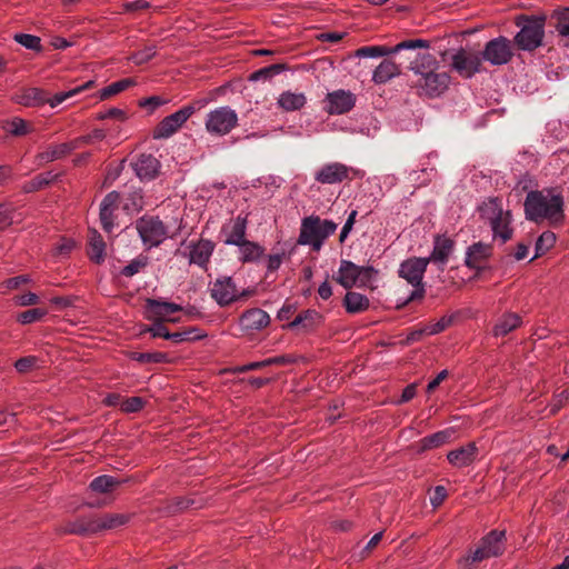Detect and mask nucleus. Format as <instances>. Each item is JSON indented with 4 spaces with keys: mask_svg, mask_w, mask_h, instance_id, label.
<instances>
[{
    "mask_svg": "<svg viewBox=\"0 0 569 569\" xmlns=\"http://www.w3.org/2000/svg\"><path fill=\"white\" fill-rule=\"evenodd\" d=\"M523 209L528 221L535 223L547 221L552 227L563 224L566 214L562 188L555 186L529 191L523 202Z\"/></svg>",
    "mask_w": 569,
    "mask_h": 569,
    "instance_id": "f257e3e1",
    "label": "nucleus"
},
{
    "mask_svg": "<svg viewBox=\"0 0 569 569\" xmlns=\"http://www.w3.org/2000/svg\"><path fill=\"white\" fill-rule=\"evenodd\" d=\"M402 50L407 51L406 60L408 61V70L419 77L417 86L427 84V40L410 39L396 44L395 47L386 46H368L361 47L356 51L359 58H377L398 53Z\"/></svg>",
    "mask_w": 569,
    "mask_h": 569,
    "instance_id": "f03ea898",
    "label": "nucleus"
},
{
    "mask_svg": "<svg viewBox=\"0 0 569 569\" xmlns=\"http://www.w3.org/2000/svg\"><path fill=\"white\" fill-rule=\"evenodd\" d=\"M506 547V531L491 530L457 560L459 569H473L483 560L499 557Z\"/></svg>",
    "mask_w": 569,
    "mask_h": 569,
    "instance_id": "7ed1b4c3",
    "label": "nucleus"
},
{
    "mask_svg": "<svg viewBox=\"0 0 569 569\" xmlns=\"http://www.w3.org/2000/svg\"><path fill=\"white\" fill-rule=\"evenodd\" d=\"M480 218L488 222L492 238L499 239L503 244L513 236L512 216L510 210H503L501 199L490 197L478 207Z\"/></svg>",
    "mask_w": 569,
    "mask_h": 569,
    "instance_id": "20e7f679",
    "label": "nucleus"
},
{
    "mask_svg": "<svg viewBox=\"0 0 569 569\" xmlns=\"http://www.w3.org/2000/svg\"><path fill=\"white\" fill-rule=\"evenodd\" d=\"M515 24L519 31L512 42L519 50L532 52L543 44L546 16L520 14L516 17Z\"/></svg>",
    "mask_w": 569,
    "mask_h": 569,
    "instance_id": "39448f33",
    "label": "nucleus"
},
{
    "mask_svg": "<svg viewBox=\"0 0 569 569\" xmlns=\"http://www.w3.org/2000/svg\"><path fill=\"white\" fill-rule=\"evenodd\" d=\"M338 223L329 219H321L317 214L302 218L298 236V244L309 246L312 251L319 252L326 240L335 234Z\"/></svg>",
    "mask_w": 569,
    "mask_h": 569,
    "instance_id": "423d86ee",
    "label": "nucleus"
},
{
    "mask_svg": "<svg viewBox=\"0 0 569 569\" xmlns=\"http://www.w3.org/2000/svg\"><path fill=\"white\" fill-rule=\"evenodd\" d=\"M209 102L208 99H198L183 106L178 111L164 117L152 130V138L156 140L168 139L173 136L188 119L200 111Z\"/></svg>",
    "mask_w": 569,
    "mask_h": 569,
    "instance_id": "0eeeda50",
    "label": "nucleus"
},
{
    "mask_svg": "<svg viewBox=\"0 0 569 569\" xmlns=\"http://www.w3.org/2000/svg\"><path fill=\"white\" fill-rule=\"evenodd\" d=\"M378 271L371 267H360L349 260H341L335 280L345 289L349 290L355 286L370 287Z\"/></svg>",
    "mask_w": 569,
    "mask_h": 569,
    "instance_id": "6e6552de",
    "label": "nucleus"
},
{
    "mask_svg": "<svg viewBox=\"0 0 569 569\" xmlns=\"http://www.w3.org/2000/svg\"><path fill=\"white\" fill-rule=\"evenodd\" d=\"M252 293V290L238 291L237 286L229 276L218 277L210 287L211 298L220 306L227 307L236 301L244 299Z\"/></svg>",
    "mask_w": 569,
    "mask_h": 569,
    "instance_id": "1a4fd4ad",
    "label": "nucleus"
},
{
    "mask_svg": "<svg viewBox=\"0 0 569 569\" xmlns=\"http://www.w3.org/2000/svg\"><path fill=\"white\" fill-rule=\"evenodd\" d=\"M426 269L427 258H409L400 264L398 270L399 277L406 279L415 288L409 296V300L423 297L422 278Z\"/></svg>",
    "mask_w": 569,
    "mask_h": 569,
    "instance_id": "9d476101",
    "label": "nucleus"
},
{
    "mask_svg": "<svg viewBox=\"0 0 569 569\" xmlns=\"http://www.w3.org/2000/svg\"><path fill=\"white\" fill-rule=\"evenodd\" d=\"M142 242L149 248L161 244L167 236L168 230L159 217L144 216L141 217L136 224Z\"/></svg>",
    "mask_w": 569,
    "mask_h": 569,
    "instance_id": "9b49d317",
    "label": "nucleus"
},
{
    "mask_svg": "<svg viewBox=\"0 0 569 569\" xmlns=\"http://www.w3.org/2000/svg\"><path fill=\"white\" fill-rule=\"evenodd\" d=\"M204 124L209 133L224 136L237 127L238 116L229 107H219L207 114Z\"/></svg>",
    "mask_w": 569,
    "mask_h": 569,
    "instance_id": "f8f14e48",
    "label": "nucleus"
},
{
    "mask_svg": "<svg viewBox=\"0 0 569 569\" xmlns=\"http://www.w3.org/2000/svg\"><path fill=\"white\" fill-rule=\"evenodd\" d=\"M512 57V41L503 36L489 40L481 52L482 60L488 61L492 66L507 64L511 61Z\"/></svg>",
    "mask_w": 569,
    "mask_h": 569,
    "instance_id": "ddd939ff",
    "label": "nucleus"
},
{
    "mask_svg": "<svg viewBox=\"0 0 569 569\" xmlns=\"http://www.w3.org/2000/svg\"><path fill=\"white\" fill-rule=\"evenodd\" d=\"M481 63V53L465 48H459L451 57L452 68L466 79L480 72Z\"/></svg>",
    "mask_w": 569,
    "mask_h": 569,
    "instance_id": "4468645a",
    "label": "nucleus"
},
{
    "mask_svg": "<svg viewBox=\"0 0 569 569\" xmlns=\"http://www.w3.org/2000/svg\"><path fill=\"white\" fill-rule=\"evenodd\" d=\"M182 246H184L182 256L188 258L190 264H197L200 268L207 267L216 248L213 241L202 238L198 241L182 242Z\"/></svg>",
    "mask_w": 569,
    "mask_h": 569,
    "instance_id": "2eb2a0df",
    "label": "nucleus"
},
{
    "mask_svg": "<svg viewBox=\"0 0 569 569\" xmlns=\"http://www.w3.org/2000/svg\"><path fill=\"white\" fill-rule=\"evenodd\" d=\"M357 97L350 90L338 89L327 93L323 102L329 114H343L356 106Z\"/></svg>",
    "mask_w": 569,
    "mask_h": 569,
    "instance_id": "dca6fc26",
    "label": "nucleus"
},
{
    "mask_svg": "<svg viewBox=\"0 0 569 569\" xmlns=\"http://www.w3.org/2000/svg\"><path fill=\"white\" fill-rule=\"evenodd\" d=\"M270 316L260 308H251L241 313L239 326L243 335L252 336L267 328Z\"/></svg>",
    "mask_w": 569,
    "mask_h": 569,
    "instance_id": "f3484780",
    "label": "nucleus"
},
{
    "mask_svg": "<svg viewBox=\"0 0 569 569\" xmlns=\"http://www.w3.org/2000/svg\"><path fill=\"white\" fill-rule=\"evenodd\" d=\"M62 535L91 536L98 533L97 515L80 516L64 521L58 529Z\"/></svg>",
    "mask_w": 569,
    "mask_h": 569,
    "instance_id": "a211bd4d",
    "label": "nucleus"
},
{
    "mask_svg": "<svg viewBox=\"0 0 569 569\" xmlns=\"http://www.w3.org/2000/svg\"><path fill=\"white\" fill-rule=\"evenodd\" d=\"M120 194L111 191L104 196L100 204L99 218L102 229L107 233H111L116 226V211L118 210Z\"/></svg>",
    "mask_w": 569,
    "mask_h": 569,
    "instance_id": "6ab92c4d",
    "label": "nucleus"
},
{
    "mask_svg": "<svg viewBox=\"0 0 569 569\" xmlns=\"http://www.w3.org/2000/svg\"><path fill=\"white\" fill-rule=\"evenodd\" d=\"M248 227V218L247 216H237L233 219H230L227 223H224L221 228V233L224 234V244L227 246H238L241 244L243 240H246Z\"/></svg>",
    "mask_w": 569,
    "mask_h": 569,
    "instance_id": "aec40b11",
    "label": "nucleus"
},
{
    "mask_svg": "<svg viewBox=\"0 0 569 569\" xmlns=\"http://www.w3.org/2000/svg\"><path fill=\"white\" fill-rule=\"evenodd\" d=\"M322 323L323 316L319 311L315 309H307L301 311L292 321L283 326V328L309 333L315 331Z\"/></svg>",
    "mask_w": 569,
    "mask_h": 569,
    "instance_id": "412c9836",
    "label": "nucleus"
},
{
    "mask_svg": "<svg viewBox=\"0 0 569 569\" xmlns=\"http://www.w3.org/2000/svg\"><path fill=\"white\" fill-rule=\"evenodd\" d=\"M181 310L182 307L174 302L152 298L146 300V319L148 320L174 321V319H169L168 316Z\"/></svg>",
    "mask_w": 569,
    "mask_h": 569,
    "instance_id": "4be33fe9",
    "label": "nucleus"
},
{
    "mask_svg": "<svg viewBox=\"0 0 569 569\" xmlns=\"http://www.w3.org/2000/svg\"><path fill=\"white\" fill-rule=\"evenodd\" d=\"M455 240L447 234H437L433 239V249L429 253V262L443 267L455 250Z\"/></svg>",
    "mask_w": 569,
    "mask_h": 569,
    "instance_id": "5701e85b",
    "label": "nucleus"
},
{
    "mask_svg": "<svg viewBox=\"0 0 569 569\" xmlns=\"http://www.w3.org/2000/svg\"><path fill=\"white\" fill-rule=\"evenodd\" d=\"M350 169L340 162H332L321 167L315 176V179L322 184L340 183L349 178Z\"/></svg>",
    "mask_w": 569,
    "mask_h": 569,
    "instance_id": "b1692460",
    "label": "nucleus"
},
{
    "mask_svg": "<svg viewBox=\"0 0 569 569\" xmlns=\"http://www.w3.org/2000/svg\"><path fill=\"white\" fill-rule=\"evenodd\" d=\"M478 456V447L476 442H468L447 453L449 463L456 468H466L471 466Z\"/></svg>",
    "mask_w": 569,
    "mask_h": 569,
    "instance_id": "393cba45",
    "label": "nucleus"
},
{
    "mask_svg": "<svg viewBox=\"0 0 569 569\" xmlns=\"http://www.w3.org/2000/svg\"><path fill=\"white\" fill-rule=\"evenodd\" d=\"M492 244L482 241L469 246L466 251L465 263L471 269L479 268V264L492 254Z\"/></svg>",
    "mask_w": 569,
    "mask_h": 569,
    "instance_id": "a878e982",
    "label": "nucleus"
},
{
    "mask_svg": "<svg viewBox=\"0 0 569 569\" xmlns=\"http://www.w3.org/2000/svg\"><path fill=\"white\" fill-rule=\"evenodd\" d=\"M160 162L152 154L142 153L133 164V169L140 179L151 180L159 172Z\"/></svg>",
    "mask_w": 569,
    "mask_h": 569,
    "instance_id": "bb28decb",
    "label": "nucleus"
},
{
    "mask_svg": "<svg viewBox=\"0 0 569 569\" xmlns=\"http://www.w3.org/2000/svg\"><path fill=\"white\" fill-rule=\"evenodd\" d=\"M87 254L91 261L100 264L106 258V242L96 229L89 230Z\"/></svg>",
    "mask_w": 569,
    "mask_h": 569,
    "instance_id": "cd10ccee",
    "label": "nucleus"
},
{
    "mask_svg": "<svg viewBox=\"0 0 569 569\" xmlns=\"http://www.w3.org/2000/svg\"><path fill=\"white\" fill-rule=\"evenodd\" d=\"M76 149V143L71 140L49 146L44 151L40 152L37 158L41 163H48L67 157Z\"/></svg>",
    "mask_w": 569,
    "mask_h": 569,
    "instance_id": "c85d7f7f",
    "label": "nucleus"
},
{
    "mask_svg": "<svg viewBox=\"0 0 569 569\" xmlns=\"http://www.w3.org/2000/svg\"><path fill=\"white\" fill-rule=\"evenodd\" d=\"M342 306L348 313L356 315L367 311L370 307V300L362 293L347 291L342 300Z\"/></svg>",
    "mask_w": 569,
    "mask_h": 569,
    "instance_id": "c756f323",
    "label": "nucleus"
},
{
    "mask_svg": "<svg viewBox=\"0 0 569 569\" xmlns=\"http://www.w3.org/2000/svg\"><path fill=\"white\" fill-rule=\"evenodd\" d=\"M401 73L400 67L392 60L385 59L375 69L372 81L377 84H382Z\"/></svg>",
    "mask_w": 569,
    "mask_h": 569,
    "instance_id": "7c9ffc66",
    "label": "nucleus"
},
{
    "mask_svg": "<svg viewBox=\"0 0 569 569\" xmlns=\"http://www.w3.org/2000/svg\"><path fill=\"white\" fill-rule=\"evenodd\" d=\"M239 248V259L242 263H251L259 261L264 256V248L258 242L243 240Z\"/></svg>",
    "mask_w": 569,
    "mask_h": 569,
    "instance_id": "2f4dec72",
    "label": "nucleus"
},
{
    "mask_svg": "<svg viewBox=\"0 0 569 569\" xmlns=\"http://www.w3.org/2000/svg\"><path fill=\"white\" fill-rule=\"evenodd\" d=\"M521 325V318L519 315L513 312L503 313L496 322L493 327L495 337H505L509 332L513 331Z\"/></svg>",
    "mask_w": 569,
    "mask_h": 569,
    "instance_id": "473e14b6",
    "label": "nucleus"
},
{
    "mask_svg": "<svg viewBox=\"0 0 569 569\" xmlns=\"http://www.w3.org/2000/svg\"><path fill=\"white\" fill-rule=\"evenodd\" d=\"M307 98L303 93L291 91L282 92L278 98V106L284 111H297L305 107Z\"/></svg>",
    "mask_w": 569,
    "mask_h": 569,
    "instance_id": "72a5a7b5",
    "label": "nucleus"
},
{
    "mask_svg": "<svg viewBox=\"0 0 569 569\" xmlns=\"http://www.w3.org/2000/svg\"><path fill=\"white\" fill-rule=\"evenodd\" d=\"M123 481L108 475L96 477L89 485V489L97 493H109Z\"/></svg>",
    "mask_w": 569,
    "mask_h": 569,
    "instance_id": "f704fd0d",
    "label": "nucleus"
},
{
    "mask_svg": "<svg viewBox=\"0 0 569 569\" xmlns=\"http://www.w3.org/2000/svg\"><path fill=\"white\" fill-rule=\"evenodd\" d=\"M98 532L102 530L114 529L126 525L129 521V516L123 513H104L97 516Z\"/></svg>",
    "mask_w": 569,
    "mask_h": 569,
    "instance_id": "c9c22d12",
    "label": "nucleus"
},
{
    "mask_svg": "<svg viewBox=\"0 0 569 569\" xmlns=\"http://www.w3.org/2000/svg\"><path fill=\"white\" fill-rule=\"evenodd\" d=\"M450 77L446 73H435L429 71V98L438 97L443 93L449 86Z\"/></svg>",
    "mask_w": 569,
    "mask_h": 569,
    "instance_id": "e433bc0d",
    "label": "nucleus"
},
{
    "mask_svg": "<svg viewBox=\"0 0 569 569\" xmlns=\"http://www.w3.org/2000/svg\"><path fill=\"white\" fill-rule=\"evenodd\" d=\"M94 84H96L94 80H88L84 83H82L73 89H70L64 92L56 93L52 98H48L47 103L50 104L51 108H54V107L59 106L60 103H62L63 101H66L68 98H72L80 92H83L86 90L93 88Z\"/></svg>",
    "mask_w": 569,
    "mask_h": 569,
    "instance_id": "4c0bfd02",
    "label": "nucleus"
},
{
    "mask_svg": "<svg viewBox=\"0 0 569 569\" xmlns=\"http://www.w3.org/2000/svg\"><path fill=\"white\" fill-rule=\"evenodd\" d=\"M48 101V94L39 88H29L21 96L20 103L27 107L43 106Z\"/></svg>",
    "mask_w": 569,
    "mask_h": 569,
    "instance_id": "58836bf2",
    "label": "nucleus"
},
{
    "mask_svg": "<svg viewBox=\"0 0 569 569\" xmlns=\"http://www.w3.org/2000/svg\"><path fill=\"white\" fill-rule=\"evenodd\" d=\"M54 178L56 176L51 171L39 173L30 181H27L22 186V190L27 193L36 192L52 182Z\"/></svg>",
    "mask_w": 569,
    "mask_h": 569,
    "instance_id": "ea45409f",
    "label": "nucleus"
},
{
    "mask_svg": "<svg viewBox=\"0 0 569 569\" xmlns=\"http://www.w3.org/2000/svg\"><path fill=\"white\" fill-rule=\"evenodd\" d=\"M457 438V430L453 427L446 428L429 436V449L439 448L443 445L450 443Z\"/></svg>",
    "mask_w": 569,
    "mask_h": 569,
    "instance_id": "a19ab883",
    "label": "nucleus"
},
{
    "mask_svg": "<svg viewBox=\"0 0 569 569\" xmlns=\"http://www.w3.org/2000/svg\"><path fill=\"white\" fill-rule=\"evenodd\" d=\"M134 83L132 79H122L116 82H112L111 84L104 87L98 92V97L100 100H107L112 96H116L129 87H131Z\"/></svg>",
    "mask_w": 569,
    "mask_h": 569,
    "instance_id": "79ce46f5",
    "label": "nucleus"
},
{
    "mask_svg": "<svg viewBox=\"0 0 569 569\" xmlns=\"http://www.w3.org/2000/svg\"><path fill=\"white\" fill-rule=\"evenodd\" d=\"M552 19H556L555 29L560 37L569 38V8L555 10Z\"/></svg>",
    "mask_w": 569,
    "mask_h": 569,
    "instance_id": "37998d69",
    "label": "nucleus"
},
{
    "mask_svg": "<svg viewBox=\"0 0 569 569\" xmlns=\"http://www.w3.org/2000/svg\"><path fill=\"white\" fill-rule=\"evenodd\" d=\"M287 69L286 64L276 63L264 68H261L254 72H252L249 77L250 81H259V80H269L274 76L280 74L282 71Z\"/></svg>",
    "mask_w": 569,
    "mask_h": 569,
    "instance_id": "c03bdc74",
    "label": "nucleus"
},
{
    "mask_svg": "<svg viewBox=\"0 0 569 569\" xmlns=\"http://www.w3.org/2000/svg\"><path fill=\"white\" fill-rule=\"evenodd\" d=\"M149 263L147 256L140 254L132 259L127 266L120 270V276L131 278L143 270Z\"/></svg>",
    "mask_w": 569,
    "mask_h": 569,
    "instance_id": "a18cd8bd",
    "label": "nucleus"
},
{
    "mask_svg": "<svg viewBox=\"0 0 569 569\" xmlns=\"http://www.w3.org/2000/svg\"><path fill=\"white\" fill-rule=\"evenodd\" d=\"M131 359L140 363H168L170 362L169 355L166 352H134Z\"/></svg>",
    "mask_w": 569,
    "mask_h": 569,
    "instance_id": "49530a36",
    "label": "nucleus"
},
{
    "mask_svg": "<svg viewBox=\"0 0 569 569\" xmlns=\"http://www.w3.org/2000/svg\"><path fill=\"white\" fill-rule=\"evenodd\" d=\"M143 194L140 189H134L124 199L123 209L128 212H139L143 209Z\"/></svg>",
    "mask_w": 569,
    "mask_h": 569,
    "instance_id": "de8ad7c7",
    "label": "nucleus"
},
{
    "mask_svg": "<svg viewBox=\"0 0 569 569\" xmlns=\"http://www.w3.org/2000/svg\"><path fill=\"white\" fill-rule=\"evenodd\" d=\"M556 243V234L552 231L542 232L536 242V254L531 259L533 260L537 257L545 254L549 249H551Z\"/></svg>",
    "mask_w": 569,
    "mask_h": 569,
    "instance_id": "09e8293b",
    "label": "nucleus"
},
{
    "mask_svg": "<svg viewBox=\"0 0 569 569\" xmlns=\"http://www.w3.org/2000/svg\"><path fill=\"white\" fill-rule=\"evenodd\" d=\"M13 39L19 44L23 46L24 48L41 52L42 51V44L41 39L38 36L29 34V33H16L13 36Z\"/></svg>",
    "mask_w": 569,
    "mask_h": 569,
    "instance_id": "8fccbe9b",
    "label": "nucleus"
},
{
    "mask_svg": "<svg viewBox=\"0 0 569 569\" xmlns=\"http://www.w3.org/2000/svg\"><path fill=\"white\" fill-rule=\"evenodd\" d=\"M3 129L16 137L24 136L28 131L27 122L21 118H13L3 124Z\"/></svg>",
    "mask_w": 569,
    "mask_h": 569,
    "instance_id": "3c124183",
    "label": "nucleus"
},
{
    "mask_svg": "<svg viewBox=\"0 0 569 569\" xmlns=\"http://www.w3.org/2000/svg\"><path fill=\"white\" fill-rule=\"evenodd\" d=\"M47 315V310L42 308H33L18 315L17 320L21 325H29L40 321Z\"/></svg>",
    "mask_w": 569,
    "mask_h": 569,
    "instance_id": "603ef678",
    "label": "nucleus"
},
{
    "mask_svg": "<svg viewBox=\"0 0 569 569\" xmlns=\"http://www.w3.org/2000/svg\"><path fill=\"white\" fill-rule=\"evenodd\" d=\"M157 53L156 46H147L129 57L134 64L141 66L149 62Z\"/></svg>",
    "mask_w": 569,
    "mask_h": 569,
    "instance_id": "864d4df0",
    "label": "nucleus"
},
{
    "mask_svg": "<svg viewBox=\"0 0 569 569\" xmlns=\"http://www.w3.org/2000/svg\"><path fill=\"white\" fill-rule=\"evenodd\" d=\"M458 312L442 316L437 322L429 326V335H437L448 329L458 317Z\"/></svg>",
    "mask_w": 569,
    "mask_h": 569,
    "instance_id": "5fc2aeb1",
    "label": "nucleus"
},
{
    "mask_svg": "<svg viewBox=\"0 0 569 569\" xmlns=\"http://www.w3.org/2000/svg\"><path fill=\"white\" fill-rule=\"evenodd\" d=\"M146 400L141 397L126 398L121 402V411L124 413H134L143 409Z\"/></svg>",
    "mask_w": 569,
    "mask_h": 569,
    "instance_id": "6e6d98bb",
    "label": "nucleus"
},
{
    "mask_svg": "<svg viewBox=\"0 0 569 569\" xmlns=\"http://www.w3.org/2000/svg\"><path fill=\"white\" fill-rule=\"evenodd\" d=\"M106 138V132L102 129H94L86 136L73 139L76 148H80L83 144L93 143L94 141H101Z\"/></svg>",
    "mask_w": 569,
    "mask_h": 569,
    "instance_id": "4d7b16f0",
    "label": "nucleus"
},
{
    "mask_svg": "<svg viewBox=\"0 0 569 569\" xmlns=\"http://www.w3.org/2000/svg\"><path fill=\"white\" fill-rule=\"evenodd\" d=\"M568 402H569V390H562L560 393L553 396V398L549 405L550 415H556Z\"/></svg>",
    "mask_w": 569,
    "mask_h": 569,
    "instance_id": "13d9d810",
    "label": "nucleus"
},
{
    "mask_svg": "<svg viewBox=\"0 0 569 569\" xmlns=\"http://www.w3.org/2000/svg\"><path fill=\"white\" fill-rule=\"evenodd\" d=\"M284 257V251L269 254L266 259L267 272H276L281 267Z\"/></svg>",
    "mask_w": 569,
    "mask_h": 569,
    "instance_id": "bf43d9fd",
    "label": "nucleus"
},
{
    "mask_svg": "<svg viewBox=\"0 0 569 569\" xmlns=\"http://www.w3.org/2000/svg\"><path fill=\"white\" fill-rule=\"evenodd\" d=\"M153 323L148 327L144 331L151 333L153 338L167 339L169 336L168 328L163 325L162 320H152Z\"/></svg>",
    "mask_w": 569,
    "mask_h": 569,
    "instance_id": "052dcab7",
    "label": "nucleus"
},
{
    "mask_svg": "<svg viewBox=\"0 0 569 569\" xmlns=\"http://www.w3.org/2000/svg\"><path fill=\"white\" fill-rule=\"evenodd\" d=\"M97 120H106V119H117L119 121H124L127 119L126 112L119 108H110L106 111H100L96 116Z\"/></svg>",
    "mask_w": 569,
    "mask_h": 569,
    "instance_id": "680f3d73",
    "label": "nucleus"
},
{
    "mask_svg": "<svg viewBox=\"0 0 569 569\" xmlns=\"http://www.w3.org/2000/svg\"><path fill=\"white\" fill-rule=\"evenodd\" d=\"M357 214H358L357 210H352L349 213V216H348V218H347V220H346V222H345V224H343V227H342V229L340 231V236H339V242L340 243H343L346 241V239L348 238L349 233L351 232V230H352V228H353V226L356 223Z\"/></svg>",
    "mask_w": 569,
    "mask_h": 569,
    "instance_id": "e2e57ef3",
    "label": "nucleus"
},
{
    "mask_svg": "<svg viewBox=\"0 0 569 569\" xmlns=\"http://www.w3.org/2000/svg\"><path fill=\"white\" fill-rule=\"evenodd\" d=\"M447 497H448L447 488L443 486H436L433 489V495L430 498V502L433 508H438L439 506H441L443 503V501L447 499Z\"/></svg>",
    "mask_w": 569,
    "mask_h": 569,
    "instance_id": "0e129e2a",
    "label": "nucleus"
},
{
    "mask_svg": "<svg viewBox=\"0 0 569 569\" xmlns=\"http://www.w3.org/2000/svg\"><path fill=\"white\" fill-rule=\"evenodd\" d=\"M76 247V242L72 239L62 238L54 248L56 256H67Z\"/></svg>",
    "mask_w": 569,
    "mask_h": 569,
    "instance_id": "69168bd1",
    "label": "nucleus"
},
{
    "mask_svg": "<svg viewBox=\"0 0 569 569\" xmlns=\"http://www.w3.org/2000/svg\"><path fill=\"white\" fill-rule=\"evenodd\" d=\"M36 361V357H23L14 362V368L17 369L18 372L26 373L30 371V369L34 366Z\"/></svg>",
    "mask_w": 569,
    "mask_h": 569,
    "instance_id": "338daca9",
    "label": "nucleus"
},
{
    "mask_svg": "<svg viewBox=\"0 0 569 569\" xmlns=\"http://www.w3.org/2000/svg\"><path fill=\"white\" fill-rule=\"evenodd\" d=\"M164 103H166V101L161 97L152 96V97L141 100L139 102V106L143 107V108L148 107L150 109V112H153L157 108H159L160 106H162Z\"/></svg>",
    "mask_w": 569,
    "mask_h": 569,
    "instance_id": "774afa93",
    "label": "nucleus"
}]
</instances>
